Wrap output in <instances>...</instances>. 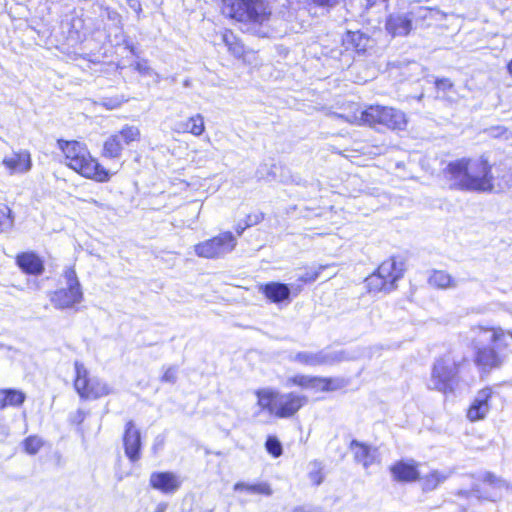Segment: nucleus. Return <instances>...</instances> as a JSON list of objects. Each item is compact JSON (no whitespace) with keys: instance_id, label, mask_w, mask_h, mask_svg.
Instances as JSON below:
<instances>
[{"instance_id":"obj_1","label":"nucleus","mask_w":512,"mask_h":512,"mask_svg":"<svg viewBox=\"0 0 512 512\" xmlns=\"http://www.w3.org/2000/svg\"><path fill=\"white\" fill-rule=\"evenodd\" d=\"M445 175L450 186L455 189L476 192L493 190V175L488 161L481 158H462L450 162Z\"/></svg>"},{"instance_id":"obj_2","label":"nucleus","mask_w":512,"mask_h":512,"mask_svg":"<svg viewBox=\"0 0 512 512\" xmlns=\"http://www.w3.org/2000/svg\"><path fill=\"white\" fill-rule=\"evenodd\" d=\"M335 117L350 124L371 127L381 125L391 130H404L408 123L405 113L401 110L379 105L362 110L357 104H351L347 112L335 114Z\"/></svg>"},{"instance_id":"obj_3","label":"nucleus","mask_w":512,"mask_h":512,"mask_svg":"<svg viewBox=\"0 0 512 512\" xmlns=\"http://www.w3.org/2000/svg\"><path fill=\"white\" fill-rule=\"evenodd\" d=\"M57 145L64 155V163L70 169L97 182L109 181L110 173L92 157L86 144L75 140H58Z\"/></svg>"},{"instance_id":"obj_4","label":"nucleus","mask_w":512,"mask_h":512,"mask_svg":"<svg viewBox=\"0 0 512 512\" xmlns=\"http://www.w3.org/2000/svg\"><path fill=\"white\" fill-rule=\"evenodd\" d=\"M471 332L475 337L484 336L485 340H489L495 345L493 347H479L477 344H475L474 347L476 349V364L482 366L483 368H496L502 365L505 357L500 353V350L508 346V331H505L499 326L485 327L483 325H477L471 328Z\"/></svg>"},{"instance_id":"obj_5","label":"nucleus","mask_w":512,"mask_h":512,"mask_svg":"<svg viewBox=\"0 0 512 512\" xmlns=\"http://www.w3.org/2000/svg\"><path fill=\"white\" fill-rule=\"evenodd\" d=\"M222 13L236 21L260 26L271 15L268 6L261 0H223Z\"/></svg>"},{"instance_id":"obj_6","label":"nucleus","mask_w":512,"mask_h":512,"mask_svg":"<svg viewBox=\"0 0 512 512\" xmlns=\"http://www.w3.org/2000/svg\"><path fill=\"white\" fill-rule=\"evenodd\" d=\"M463 363V359L456 358L451 353L439 358L433 366L428 388L444 394L452 393L458 383V373Z\"/></svg>"},{"instance_id":"obj_7","label":"nucleus","mask_w":512,"mask_h":512,"mask_svg":"<svg viewBox=\"0 0 512 512\" xmlns=\"http://www.w3.org/2000/svg\"><path fill=\"white\" fill-rule=\"evenodd\" d=\"M63 278L65 287L54 291L50 295V302L56 309H74L84 298L80 281L72 267L65 268Z\"/></svg>"},{"instance_id":"obj_8","label":"nucleus","mask_w":512,"mask_h":512,"mask_svg":"<svg viewBox=\"0 0 512 512\" xmlns=\"http://www.w3.org/2000/svg\"><path fill=\"white\" fill-rule=\"evenodd\" d=\"M74 388L82 399H98L113 393V388L105 381L90 377L89 371L80 361H75Z\"/></svg>"},{"instance_id":"obj_9","label":"nucleus","mask_w":512,"mask_h":512,"mask_svg":"<svg viewBox=\"0 0 512 512\" xmlns=\"http://www.w3.org/2000/svg\"><path fill=\"white\" fill-rule=\"evenodd\" d=\"M236 245V237L231 232H223L211 239L196 244L194 252L201 258L217 259L231 253Z\"/></svg>"},{"instance_id":"obj_10","label":"nucleus","mask_w":512,"mask_h":512,"mask_svg":"<svg viewBox=\"0 0 512 512\" xmlns=\"http://www.w3.org/2000/svg\"><path fill=\"white\" fill-rule=\"evenodd\" d=\"M307 397L304 395L290 393H280L275 407V416L278 418H289L295 415L305 404Z\"/></svg>"},{"instance_id":"obj_11","label":"nucleus","mask_w":512,"mask_h":512,"mask_svg":"<svg viewBox=\"0 0 512 512\" xmlns=\"http://www.w3.org/2000/svg\"><path fill=\"white\" fill-rule=\"evenodd\" d=\"M343 359L342 352L336 351H303L293 356L292 360L306 366L329 365Z\"/></svg>"},{"instance_id":"obj_12","label":"nucleus","mask_w":512,"mask_h":512,"mask_svg":"<svg viewBox=\"0 0 512 512\" xmlns=\"http://www.w3.org/2000/svg\"><path fill=\"white\" fill-rule=\"evenodd\" d=\"M2 165L10 175L25 174L32 168L31 154L28 150L13 151L3 158Z\"/></svg>"},{"instance_id":"obj_13","label":"nucleus","mask_w":512,"mask_h":512,"mask_svg":"<svg viewBox=\"0 0 512 512\" xmlns=\"http://www.w3.org/2000/svg\"><path fill=\"white\" fill-rule=\"evenodd\" d=\"M492 397V389L484 388L477 392L473 402L467 410V418L472 421L484 419L490 411V399Z\"/></svg>"},{"instance_id":"obj_14","label":"nucleus","mask_w":512,"mask_h":512,"mask_svg":"<svg viewBox=\"0 0 512 512\" xmlns=\"http://www.w3.org/2000/svg\"><path fill=\"white\" fill-rule=\"evenodd\" d=\"M149 483L152 488L164 494H173L180 488L182 480L173 472H153Z\"/></svg>"},{"instance_id":"obj_15","label":"nucleus","mask_w":512,"mask_h":512,"mask_svg":"<svg viewBox=\"0 0 512 512\" xmlns=\"http://www.w3.org/2000/svg\"><path fill=\"white\" fill-rule=\"evenodd\" d=\"M123 443L125 454L129 460L131 462L138 461L140 459L141 451V436L133 421H128L126 423Z\"/></svg>"},{"instance_id":"obj_16","label":"nucleus","mask_w":512,"mask_h":512,"mask_svg":"<svg viewBox=\"0 0 512 512\" xmlns=\"http://www.w3.org/2000/svg\"><path fill=\"white\" fill-rule=\"evenodd\" d=\"M16 264L26 274L38 276L44 271L43 260L32 251L18 254L16 256Z\"/></svg>"},{"instance_id":"obj_17","label":"nucleus","mask_w":512,"mask_h":512,"mask_svg":"<svg viewBox=\"0 0 512 512\" xmlns=\"http://www.w3.org/2000/svg\"><path fill=\"white\" fill-rule=\"evenodd\" d=\"M386 29L392 36L408 35L412 29L409 12L390 15L386 21Z\"/></svg>"},{"instance_id":"obj_18","label":"nucleus","mask_w":512,"mask_h":512,"mask_svg":"<svg viewBox=\"0 0 512 512\" xmlns=\"http://www.w3.org/2000/svg\"><path fill=\"white\" fill-rule=\"evenodd\" d=\"M376 273L389 283L390 288H395V282L403 275L402 263H397L394 258L388 259L382 262Z\"/></svg>"},{"instance_id":"obj_19","label":"nucleus","mask_w":512,"mask_h":512,"mask_svg":"<svg viewBox=\"0 0 512 512\" xmlns=\"http://www.w3.org/2000/svg\"><path fill=\"white\" fill-rule=\"evenodd\" d=\"M390 470L397 481L411 482L419 477L417 465L414 461H399Z\"/></svg>"},{"instance_id":"obj_20","label":"nucleus","mask_w":512,"mask_h":512,"mask_svg":"<svg viewBox=\"0 0 512 512\" xmlns=\"http://www.w3.org/2000/svg\"><path fill=\"white\" fill-rule=\"evenodd\" d=\"M351 449L354 453L355 461L362 464L364 468H368L376 462L377 449L367 446L363 443H359L356 440L351 442Z\"/></svg>"},{"instance_id":"obj_21","label":"nucleus","mask_w":512,"mask_h":512,"mask_svg":"<svg viewBox=\"0 0 512 512\" xmlns=\"http://www.w3.org/2000/svg\"><path fill=\"white\" fill-rule=\"evenodd\" d=\"M262 293L272 302L280 303L289 299L290 289L288 285L278 282H270L260 288Z\"/></svg>"},{"instance_id":"obj_22","label":"nucleus","mask_w":512,"mask_h":512,"mask_svg":"<svg viewBox=\"0 0 512 512\" xmlns=\"http://www.w3.org/2000/svg\"><path fill=\"white\" fill-rule=\"evenodd\" d=\"M257 396V405L262 411H267L275 416V407L279 392L271 388H262L255 392Z\"/></svg>"},{"instance_id":"obj_23","label":"nucleus","mask_w":512,"mask_h":512,"mask_svg":"<svg viewBox=\"0 0 512 512\" xmlns=\"http://www.w3.org/2000/svg\"><path fill=\"white\" fill-rule=\"evenodd\" d=\"M175 131L200 136L205 131L204 117L201 114H196L186 121H180L176 123Z\"/></svg>"},{"instance_id":"obj_24","label":"nucleus","mask_w":512,"mask_h":512,"mask_svg":"<svg viewBox=\"0 0 512 512\" xmlns=\"http://www.w3.org/2000/svg\"><path fill=\"white\" fill-rule=\"evenodd\" d=\"M369 43V39L360 31L347 32L343 38V44L346 49H352L357 53H362L366 50Z\"/></svg>"},{"instance_id":"obj_25","label":"nucleus","mask_w":512,"mask_h":512,"mask_svg":"<svg viewBox=\"0 0 512 512\" xmlns=\"http://www.w3.org/2000/svg\"><path fill=\"white\" fill-rule=\"evenodd\" d=\"M115 134L110 135L103 143L101 155L106 159H119L122 156V141Z\"/></svg>"},{"instance_id":"obj_26","label":"nucleus","mask_w":512,"mask_h":512,"mask_svg":"<svg viewBox=\"0 0 512 512\" xmlns=\"http://www.w3.org/2000/svg\"><path fill=\"white\" fill-rule=\"evenodd\" d=\"M408 12L412 22L414 21L416 25L423 24L426 20L433 18L439 13L436 9L421 5H411Z\"/></svg>"},{"instance_id":"obj_27","label":"nucleus","mask_w":512,"mask_h":512,"mask_svg":"<svg viewBox=\"0 0 512 512\" xmlns=\"http://www.w3.org/2000/svg\"><path fill=\"white\" fill-rule=\"evenodd\" d=\"M234 491H246L250 494H261L270 496L272 494V489L270 485L266 482L260 483H246V482H237L234 487Z\"/></svg>"},{"instance_id":"obj_28","label":"nucleus","mask_w":512,"mask_h":512,"mask_svg":"<svg viewBox=\"0 0 512 512\" xmlns=\"http://www.w3.org/2000/svg\"><path fill=\"white\" fill-rule=\"evenodd\" d=\"M450 476L448 472L434 470L422 478V486L425 491L435 490L441 483Z\"/></svg>"},{"instance_id":"obj_29","label":"nucleus","mask_w":512,"mask_h":512,"mask_svg":"<svg viewBox=\"0 0 512 512\" xmlns=\"http://www.w3.org/2000/svg\"><path fill=\"white\" fill-rule=\"evenodd\" d=\"M117 138L122 141L123 147L130 145L133 142H138L141 137L140 129L133 125H124L121 130L114 133Z\"/></svg>"},{"instance_id":"obj_30","label":"nucleus","mask_w":512,"mask_h":512,"mask_svg":"<svg viewBox=\"0 0 512 512\" xmlns=\"http://www.w3.org/2000/svg\"><path fill=\"white\" fill-rule=\"evenodd\" d=\"M429 283L430 285L441 289L455 287L456 285L450 274L442 270L433 271L429 276Z\"/></svg>"},{"instance_id":"obj_31","label":"nucleus","mask_w":512,"mask_h":512,"mask_svg":"<svg viewBox=\"0 0 512 512\" xmlns=\"http://www.w3.org/2000/svg\"><path fill=\"white\" fill-rule=\"evenodd\" d=\"M25 400V394L20 390L6 389L0 390V401L2 406H19Z\"/></svg>"},{"instance_id":"obj_32","label":"nucleus","mask_w":512,"mask_h":512,"mask_svg":"<svg viewBox=\"0 0 512 512\" xmlns=\"http://www.w3.org/2000/svg\"><path fill=\"white\" fill-rule=\"evenodd\" d=\"M365 282L369 292H389L394 289L390 288L389 283L386 282V280H384L383 278H381L376 272L367 277Z\"/></svg>"},{"instance_id":"obj_33","label":"nucleus","mask_w":512,"mask_h":512,"mask_svg":"<svg viewBox=\"0 0 512 512\" xmlns=\"http://www.w3.org/2000/svg\"><path fill=\"white\" fill-rule=\"evenodd\" d=\"M222 39L228 50L235 57L240 58L244 55V46L238 41L232 32L226 31L223 34Z\"/></svg>"},{"instance_id":"obj_34","label":"nucleus","mask_w":512,"mask_h":512,"mask_svg":"<svg viewBox=\"0 0 512 512\" xmlns=\"http://www.w3.org/2000/svg\"><path fill=\"white\" fill-rule=\"evenodd\" d=\"M480 480L483 483L489 485L494 490V492L503 488H509V484L504 479L498 477L492 472H484L480 476Z\"/></svg>"},{"instance_id":"obj_35","label":"nucleus","mask_w":512,"mask_h":512,"mask_svg":"<svg viewBox=\"0 0 512 512\" xmlns=\"http://www.w3.org/2000/svg\"><path fill=\"white\" fill-rule=\"evenodd\" d=\"M14 225V218L11 209L3 205L0 207V233L8 232Z\"/></svg>"},{"instance_id":"obj_36","label":"nucleus","mask_w":512,"mask_h":512,"mask_svg":"<svg viewBox=\"0 0 512 512\" xmlns=\"http://www.w3.org/2000/svg\"><path fill=\"white\" fill-rule=\"evenodd\" d=\"M134 69L142 76L153 78L155 83H159L161 80L159 74L148 65L146 60L136 62Z\"/></svg>"},{"instance_id":"obj_37","label":"nucleus","mask_w":512,"mask_h":512,"mask_svg":"<svg viewBox=\"0 0 512 512\" xmlns=\"http://www.w3.org/2000/svg\"><path fill=\"white\" fill-rule=\"evenodd\" d=\"M43 440L38 436H29L24 442V449L30 455H35L43 446Z\"/></svg>"},{"instance_id":"obj_38","label":"nucleus","mask_w":512,"mask_h":512,"mask_svg":"<svg viewBox=\"0 0 512 512\" xmlns=\"http://www.w3.org/2000/svg\"><path fill=\"white\" fill-rule=\"evenodd\" d=\"M325 392L336 391L347 386V381L344 378H324Z\"/></svg>"},{"instance_id":"obj_39","label":"nucleus","mask_w":512,"mask_h":512,"mask_svg":"<svg viewBox=\"0 0 512 512\" xmlns=\"http://www.w3.org/2000/svg\"><path fill=\"white\" fill-rule=\"evenodd\" d=\"M310 467L309 477L314 484L319 485L323 480L322 465L319 461H313Z\"/></svg>"},{"instance_id":"obj_40","label":"nucleus","mask_w":512,"mask_h":512,"mask_svg":"<svg viewBox=\"0 0 512 512\" xmlns=\"http://www.w3.org/2000/svg\"><path fill=\"white\" fill-rule=\"evenodd\" d=\"M265 447L273 457H279L282 454V445L275 437H268Z\"/></svg>"},{"instance_id":"obj_41","label":"nucleus","mask_w":512,"mask_h":512,"mask_svg":"<svg viewBox=\"0 0 512 512\" xmlns=\"http://www.w3.org/2000/svg\"><path fill=\"white\" fill-rule=\"evenodd\" d=\"M312 376L295 375L287 380V385H296L308 389Z\"/></svg>"},{"instance_id":"obj_42","label":"nucleus","mask_w":512,"mask_h":512,"mask_svg":"<svg viewBox=\"0 0 512 512\" xmlns=\"http://www.w3.org/2000/svg\"><path fill=\"white\" fill-rule=\"evenodd\" d=\"M326 266H319L318 268H311L307 270L304 274L299 277V280L305 283L315 281L320 274V271L323 270Z\"/></svg>"},{"instance_id":"obj_43","label":"nucleus","mask_w":512,"mask_h":512,"mask_svg":"<svg viewBox=\"0 0 512 512\" xmlns=\"http://www.w3.org/2000/svg\"><path fill=\"white\" fill-rule=\"evenodd\" d=\"M177 380V367L169 366L165 369L161 381L165 383L174 384Z\"/></svg>"},{"instance_id":"obj_44","label":"nucleus","mask_w":512,"mask_h":512,"mask_svg":"<svg viewBox=\"0 0 512 512\" xmlns=\"http://www.w3.org/2000/svg\"><path fill=\"white\" fill-rule=\"evenodd\" d=\"M324 377H311L308 389L325 392Z\"/></svg>"},{"instance_id":"obj_45","label":"nucleus","mask_w":512,"mask_h":512,"mask_svg":"<svg viewBox=\"0 0 512 512\" xmlns=\"http://www.w3.org/2000/svg\"><path fill=\"white\" fill-rule=\"evenodd\" d=\"M263 219H264V215L261 212L249 214V215H247L246 220H245L246 227H251V226L257 225Z\"/></svg>"},{"instance_id":"obj_46","label":"nucleus","mask_w":512,"mask_h":512,"mask_svg":"<svg viewBox=\"0 0 512 512\" xmlns=\"http://www.w3.org/2000/svg\"><path fill=\"white\" fill-rule=\"evenodd\" d=\"M471 493L478 499H484V500H490V501H494L497 496L496 493L483 495L478 485H474L472 487Z\"/></svg>"},{"instance_id":"obj_47","label":"nucleus","mask_w":512,"mask_h":512,"mask_svg":"<svg viewBox=\"0 0 512 512\" xmlns=\"http://www.w3.org/2000/svg\"><path fill=\"white\" fill-rule=\"evenodd\" d=\"M436 87L438 90L445 91L451 89L453 87V84L449 79H439L436 81Z\"/></svg>"},{"instance_id":"obj_48","label":"nucleus","mask_w":512,"mask_h":512,"mask_svg":"<svg viewBox=\"0 0 512 512\" xmlns=\"http://www.w3.org/2000/svg\"><path fill=\"white\" fill-rule=\"evenodd\" d=\"M129 6H130L131 9H133L137 13L138 16L142 12L141 4L137 0H130L129 1Z\"/></svg>"},{"instance_id":"obj_49","label":"nucleus","mask_w":512,"mask_h":512,"mask_svg":"<svg viewBox=\"0 0 512 512\" xmlns=\"http://www.w3.org/2000/svg\"><path fill=\"white\" fill-rule=\"evenodd\" d=\"M89 203L94 204L95 206H97V207H99V208H101V209H106V210L110 209L109 205H106V204L100 203V202H98V201H97V200H95V199H91V200H89Z\"/></svg>"},{"instance_id":"obj_50","label":"nucleus","mask_w":512,"mask_h":512,"mask_svg":"<svg viewBox=\"0 0 512 512\" xmlns=\"http://www.w3.org/2000/svg\"><path fill=\"white\" fill-rule=\"evenodd\" d=\"M313 1L319 5H330L333 2H335L336 0H313Z\"/></svg>"},{"instance_id":"obj_51","label":"nucleus","mask_w":512,"mask_h":512,"mask_svg":"<svg viewBox=\"0 0 512 512\" xmlns=\"http://www.w3.org/2000/svg\"><path fill=\"white\" fill-rule=\"evenodd\" d=\"M245 228H247L246 225L245 226H240V225L237 226L236 232H237L238 236L242 235V233L245 230Z\"/></svg>"},{"instance_id":"obj_52","label":"nucleus","mask_w":512,"mask_h":512,"mask_svg":"<svg viewBox=\"0 0 512 512\" xmlns=\"http://www.w3.org/2000/svg\"><path fill=\"white\" fill-rule=\"evenodd\" d=\"M508 71H509L510 75L512 76V60H511V62L508 64Z\"/></svg>"},{"instance_id":"obj_53","label":"nucleus","mask_w":512,"mask_h":512,"mask_svg":"<svg viewBox=\"0 0 512 512\" xmlns=\"http://www.w3.org/2000/svg\"><path fill=\"white\" fill-rule=\"evenodd\" d=\"M509 337L512 338V331H508Z\"/></svg>"},{"instance_id":"obj_54","label":"nucleus","mask_w":512,"mask_h":512,"mask_svg":"<svg viewBox=\"0 0 512 512\" xmlns=\"http://www.w3.org/2000/svg\"><path fill=\"white\" fill-rule=\"evenodd\" d=\"M118 105H119V103H118V104H116V105H112V106H110V107H111V108H115V107H116V106H118Z\"/></svg>"}]
</instances>
